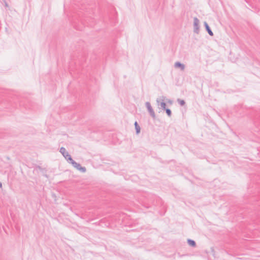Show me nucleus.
<instances>
[{"mask_svg": "<svg viewBox=\"0 0 260 260\" xmlns=\"http://www.w3.org/2000/svg\"><path fill=\"white\" fill-rule=\"evenodd\" d=\"M200 21L197 17H194L193 18V31L194 33L197 34L199 32L200 26H199Z\"/></svg>", "mask_w": 260, "mask_h": 260, "instance_id": "1", "label": "nucleus"}, {"mask_svg": "<svg viewBox=\"0 0 260 260\" xmlns=\"http://www.w3.org/2000/svg\"><path fill=\"white\" fill-rule=\"evenodd\" d=\"M71 164L74 168L77 169L78 170L81 171V172L84 173L86 171L85 167H82L80 164L77 163L74 160L71 163Z\"/></svg>", "mask_w": 260, "mask_h": 260, "instance_id": "2", "label": "nucleus"}, {"mask_svg": "<svg viewBox=\"0 0 260 260\" xmlns=\"http://www.w3.org/2000/svg\"><path fill=\"white\" fill-rule=\"evenodd\" d=\"M145 105H146V107L148 110V112L149 113L150 116L153 118H155V112L153 109V108H152L151 106V104L149 102H147L146 103H145Z\"/></svg>", "mask_w": 260, "mask_h": 260, "instance_id": "3", "label": "nucleus"}, {"mask_svg": "<svg viewBox=\"0 0 260 260\" xmlns=\"http://www.w3.org/2000/svg\"><path fill=\"white\" fill-rule=\"evenodd\" d=\"M204 26L205 27L206 30H207V31L209 34V35L210 36H213V32L211 30V29L210 26H209L208 24L207 23V22L205 21L204 22Z\"/></svg>", "mask_w": 260, "mask_h": 260, "instance_id": "4", "label": "nucleus"}, {"mask_svg": "<svg viewBox=\"0 0 260 260\" xmlns=\"http://www.w3.org/2000/svg\"><path fill=\"white\" fill-rule=\"evenodd\" d=\"M156 102L157 103L158 106H160L161 109H162L163 110L166 109V104L165 103L163 100L162 102H160L159 100L157 99Z\"/></svg>", "mask_w": 260, "mask_h": 260, "instance_id": "5", "label": "nucleus"}, {"mask_svg": "<svg viewBox=\"0 0 260 260\" xmlns=\"http://www.w3.org/2000/svg\"><path fill=\"white\" fill-rule=\"evenodd\" d=\"M174 67L175 68H180L181 71H183L185 69V65L179 61L175 63Z\"/></svg>", "mask_w": 260, "mask_h": 260, "instance_id": "6", "label": "nucleus"}, {"mask_svg": "<svg viewBox=\"0 0 260 260\" xmlns=\"http://www.w3.org/2000/svg\"><path fill=\"white\" fill-rule=\"evenodd\" d=\"M187 243L191 247H195L196 246V243L193 240L188 239L187 240Z\"/></svg>", "mask_w": 260, "mask_h": 260, "instance_id": "7", "label": "nucleus"}, {"mask_svg": "<svg viewBox=\"0 0 260 260\" xmlns=\"http://www.w3.org/2000/svg\"><path fill=\"white\" fill-rule=\"evenodd\" d=\"M135 129H136V133L137 134H139L140 132V129H141V128L140 127V126L139 125L138 122L137 121H136L135 122Z\"/></svg>", "mask_w": 260, "mask_h": 260, "instance_id": "8", "label": "nucleus"}, {"mask_svg": "<svg viewBox=\"0 0 260 260\" xmlns=\"http://www.w3.org/2000/svg\"><path fill=\"white\" fill-rule=\"evenodd\" d=\"M64 158L71 164L74 161L71 156L69 153L66 154Z\"/></svg>", "mask_w": 260, "mask_h": 260, "instance_id": "9", "label": "nucleus"}, {"mask_svg": "<svg viewBox=\"0 0 260 260\" xmlns=\"http://www.w3.org/2000/svg\"><path fill=\"white\" fill-rule=\"evenodd\" d=\"M59 152L62 154V155L65 157L67 153H69L68 152H67L66 149L62 147L60 148Z\"/></svg>", "mask_w": 260, "mask_h": 260, "instance_id": "10", "label": "nucleus"}, {"mask_svg": "<svg viewBox=\"0 0 260 260\" xmlns=\"http://www.w3.org/2000/svg\"><path fill=\"white\" fill-rule=\"evenodd\" d=\"M164 110L166 111V112L167 114V115L170 117L171 116H172V111L171 110L169 109V108H166V109H165Z\"/></svg>", "mask_w": 260, "mask_h": 260, "instance_id": "11", "label": "nucleus"}, {"mask_svg": "<svg viewBox=\"0 0 260 260\" xmlns=\"http://www.w3.org/2000/svg\"><path fill=\"white\" fill-rule=\"evenodd\" d=\"M177 102L181 106H184L185 104V102L184 100H181L180 99H177Z\"/></svg>", "mask_w": 260, "mask_h": 260, "instance_id": "12", "label": "nucleus"}, {"mask_svg": "<svg viewBox=\"0 0 260 260\" xmlns=\"http://www.w3.org/2000/svg\"><path fill=\"white\" fill-rule=\"evenodd\" d=\"M0 187L1 188L2 187V183L1 182H0Z\"/></svg>", "mask_w": 260, "mask_h": 260, "instance_id": "13", "label": "nucleus"}, {"mask_svg": "<svg viewBox=\"0 0 260 260\" xmlns=\"http://www.w3.org/2000/svg\"><path fill=\"white\" fill-rule=\"evenodd\" d=\"M169 102L170 103V104H172V102L171 101H169Z\"/></svg>", "mask_w": 260, "mask_h": 260, "instance_id": "14", "label": "nucleus"}, {"mask_svg": "<svg viewBox=\"0 0 260 260\" xmlns=\"http://www.w3.org/2000/svg\"><path fill=\"white\" fill-rule=\"evenodd\" d=\"M5 6H8V5H7V4L6 3V4H5Z\"/></svg>", "mask_w": 260, "mask_h": 260, "instance_id": "15", "label": "nucleus"}]
</instances>
